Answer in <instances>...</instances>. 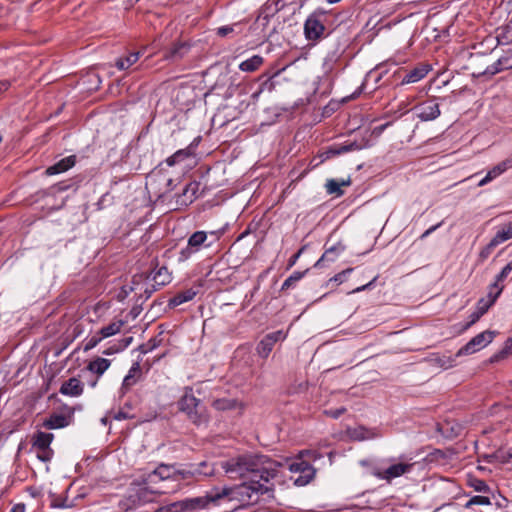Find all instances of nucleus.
I'll list each match as a JSON object with an SVG mask.
<instances>
[{
	"label": "nucleus",
	"mask_w": 512,
	"mask_h": 512,
	"mask_svg": "<svg viewBox=\"0 0 512 512\" xmlns=\"http://www.w3.org/2000/svg\"><path fill=\"white\" fill-rule=\"evenodd\" d=\"M276 477H251L239 485L214 488L205 495L193 497L197 512L219 506L222 502L237 501L241 505L257 503L261 496H272Z\"/></svg>",
	"instance_id": "obj_1"
},
{
	"label": "nucleus",
	"mask_w": 512,
	"mask_h": 512,
	"mask_svg": "<svg viewBox=\"0 0 512 512\" xmlns=\"http://www.w3.org/2000/svg\"><path fill=\"white\" fill-rule=\"evenodd\" d=\"M229 478L277 477L281 464L265 455L243 454L220 463Z\"/></svg>",
	"instance_id": "obj_2"
},
{
	"label": "nucleus",
	"mask_w": 512,
	"mask_h": 512,
	"mask_svg": "<svg viewBox=\"0 0 512 512\" xmlns=\"http://www.w3.org/2000/svg\"><path fill=\"white\" fill-rule=\"evenodd\" d=\"M169 465L160 464L153 471L144 473L131 482L129 499L134 503L153 501L156 494L174 493L179 485L172 486L170 482Z\"/></svg>",
	"instance_id": "obj_3"
},
{
	"label": "nucleus",
	"mask_w": 512,
	"mask_h": 512,
	"mask_svg": "<svg viewBox=\"0 0 512 512\" xmlns=\"http://www.w3.org/2000/svg\"><path fill=\"white\" fill-rule=\"evenodd\" d=\"M179 410L186 414L187 418L195 425L207 424L209 416L201 400L193 395L191 387H186L184 395L178 402Z\"/></svg>",
	"instance_id": "obj_4"
},
{
	"label": "nucleus",
	"mask_w": 512,
	"mask_h": 512,
	"mask_svg": "<svg viewBox=\"0 0 512 512\" xmlns=\"http://www.w3.org/2000/svg\"><path fill=\"white\" fill-rule=\"evenodd\" d=\"M328 13L319 7L309 14L304 23V35L308 41H318L325 36Z\"/></svg>",
	"instance_id": "obj_5"
},
{
	"label": "nucleus",
	"mask_w": 512,
	"mask_h": 512,
	"mask_svg": "<svg viewBox=\"0 0 512 512\" xmlns=\"http://www.w3.org/2000/svg\"><path fill=\"white\" fill-rule=\"evenodd\" d=\"M211 236H215V239H218L221 235L219 231H211L209 232ZM208 233L205 231H196L194 232L187 241V246L183 248L179 253L178 260L180 262H184L188 260L194 253L198 252L201 247H210L212 242H207Z\"/></svg>",
	"instance_id": "obj_6"
},
{
	"label": "nucleus",
	"mask_w": 512,
	"mask_h": 512,
	"mask_svg": "<svg viewBox=\"0 0 512 512\" xmlns=\"http://www.w3.org/2000/svg\"><path fill=\"white\" fill-rule=\"evenodd\" d=\"M54 439L52 433L37 431L32 437V447L37 451V458L42 462H49L54 455L50 445Z\"/></svg>",
	"instance_id": "obj_7"
},
{
	"label": "nucleus",
	"mask_w": 512,
	"mask_h": 512,
	"mask_svg": "<svg viewBox=\"0 0 512 512\" xmlns=\"http://www.w3.org/2000/svg\"><path fill=\"white\" fill-rule=\"evenodd\" d=\"M496 331L486 330L483 331L476 336H474L469 342H467L463 347H461L457 353L456 357L470 355L473 354L484 347H486L489 343H491L496 336Z\"/></svg>",
	"instance_id": "obj_8"
},
{
	"label": "nucleus",
	"mask_w": 512,
	"mask_h": 512,
	"mask_svg": "<svg viewBox=\"0 0 512 512\" xmlns=\"http://www.w3.org/2000/svg\"><path fill=\"white\" fill-rule=\"evenodd\" d=\"M292 473H297V477H291L293 484L298 487L306 486L315 477V468L307 461L300 460L289 465Z\"/></svg>",
	"instance_id": "obj_9"
},
{
	"label": "nucleus",
	"mask_w": 512,
	"mask_h": 512,
	"mask_svg": "<svg viewBox=\"0 0 512 512\" xmlns=\"http://www.w3.org/2000/svg\"><path fill=\"white\" fill-rule=\"evenodd\" d=\"M401 460L399 463H395L390 465L388 468L384 469L383 471H380L378 473H375V475L387 482H391L393 479L401 477L404 474L410 473L415 465L413 462H406V457L404 455H401L399 457Z\"/></svg>",
	"instance_id": "obj_10"
},
{
	"label": "nucleus",
	"mask_w": 512,
	"mask_h": 512,
	"mask_svg": "<svg viewBox=\"0 0 512 512\" xmlns=\"http://www.w3.org/2000/svg\"><path fill=\"white\" fill-rule=\"evenodd\" d=\"M287 337V334L282 330L274 331L266 334L257 344L256 352L259 357L266 359L273 350L275 344L278 341H283Z\"/></svg>",
	"instance_id": "obj_11"
},
{
	"label": "nucleus",
	"mask_w": 512,
	"mask_h": 512,
	"mask_svg": "<svg viewBox=\"0 0 512 512\" xmlns=\"http://www.w3.org/2000/svg\"><path fill=\"white\" fill-rule=\"evenodd\" d=\"M199 189L200 182L194 180L187 183L183 191L174 196L176 209L192 204L199 196Z\"/></svg>",
	"instance_id": "obj_12"
},
{
	"label": "nucleus",
	"mask_w": 512,
	"mask_h": 512,
	"mask_svg": "<svg viewBox=\"0 0 512 512\" xmlns=\"http://www.w3.org/2000/svg\"><path fill=\"white\" fill-rule=\"evenodd\" d=\"M431 70V66L428 64L420 63L416 67H414L410 71L404 70V68L398 69L394 73V77H400L402 72H405V75L402 77L400 83L398 85L403 86L406 84L416 83L422 80Z\"/></svg>",
	"instance_id": "obj_13"
},
{
	"label": "nucleus",
	"mask_w": 512,
	"mask_h": 512,
	"mask_svg": "<svg viewBox=\"0 0 512 512\" xmlns=\"http://www.w3.org/2000/svg\"><path fill=\"white\" fill-rule=\"evenodd\" d=\"M414 110L417 111V117L423 122L435 120L441 114L436 99H427L416 105Z\"/></svg>",
	"instance_id": "obj_14"
},
{
	"label": "nucleus",
	"mask_w": 512,
	"mask_h": 512,
	"mask_svg": "<svg viewBox=\"0 0 512 512\" xmlns=\"http://www.w3.org/2000/svg\"><path fill=\"white\" fill-rule=\"evenodd\" d=\"M169 474L171 485H179L177 491L180 490L183 485L187 486L193 483L187 464H181L178 467H176V465H169Z\"/></svg>",
	"instance_id": "obj_15"
},
{
	"label": "nucleus",
	"mask_w": 512,
	"mask_h": 512,
	"mask_svg": "<svg viewBox=\"0 0 512 512\" xmlns=\"http://www.w3.org/2000/svg\"><path fill=\"white\" fill-rule=\"evenodd\" d=\"M67 414H58L52 413L48 418H46L42 426L46 429H60L67 427L73 420V415L75 408L66 407Z\"/></svg>",
	"instance_id": "obj_16"
},
{
	"label": "nucleus",
	"mask_w": 512,
	"mask_h": 512,
	"mask_svg": "<svg viewBox=\"0 0 512 512\" xmlns=\"http://www.w3.org/2000/svg\"><path fill=\"white\" fill-rule=\"evenodd\" d=\"M325 244V251L317 260L314 267H322L325 262H334L346 249V245L342 241H338L331 246Z\"/></svg>",
	"instance_id": "obj_17"
},
{
	"label": "nucleus",
	"mask_w": 512,
	"mask_h": 512,
	"mask_svg": "<svg viewBox=\"0 0 512 512\" xmlns=\"http://www.w3.org/2000/svg\"><path fill=\"white\" fill-rule=\"evenodd\" d=\"M191 45L184 41H178L173 43L164 52V58L166 60L177 62L183 59L190 51Z\"/></svg>",
	"instance_id": "obj_18"
},
{
	"label": "nucleus",
	"mask_w": 512,
	"mask_h": 512,
	"mask_svg": "<svg viewBox=\"0 0 512 512\" xmlns=\"http://www.w3.org/2000/svg\"><path fill=\"white\" fill-rule=\"evenodd\" d=\"M151 265L154 266V269L151 271V273L149 274V276H147V278H152V281L153 283L161 288L167 284H169L171 282V275L167 269L166 266H162L160 268H157L158 267V260L157 259H154L152 262H151Z\"/></svg>",
	"instance_id": "obj_19"
},
{
	"label": "nucleus",
	"mask_w": 512,
	"mask_h": 512,
	"mask_svg": "<svg viewBox=\"0 0 512 512\" xmlns=\"http://www.w3.org/2000/svg\"><path fill=\"white\" fill-rule=\"evenodd\" d=\"M197 145L198 143L196 141L192 142L186 148L177 150L173 155L166 158L163 163H165L169 167H172L176 164L185 161L190 157H193L195 155V149Z\"/></svg>",
	"instance_id": "obj_20"
},
{
	"label": "nucleus",
	"mask_w": 512,
	"mask_h": 512,
	"mask_svg": "<svg viewBox=\"0 0 512 512\" xmlns=\"http://www.w3.org/2000/svg\"><path fill=\"white\" fill-rule=\"evenodd\" d=\"M84 391V386L82 382L75 378H69L68 380L64 381L59 389V392L62 395L71 396V397H78L82 395Z\"/></svg>",
	"instance_id": "obj_21"
},
{
	"label": "nucleus",
	"mask_w": 512,
	"mask_h": 512,
	"mask_svg": "<svg viewBox=\"0 0 512 512\" xmlns=\"http://www.w3.org/2000/svg\"><path fill=\"white\" fill-rule=\"evenodd\" d=\"M75 164H76V156L70 155V156L60 159L55 164L49 166L45 170V174L48 176L60 174V173L66 172L67 170L72 168Z\"/></svg>",
	"instance_id": "obj_22"
},
{
	"label": "nucleus",
	"mask_w": 512,
	"mask_h": 512,
	"mask_svg": "<svg viewBox=\"0 0 512 512\" xmlns=\"http://www.w3.org/2000/svg\"><path fill=\"white\" fill-rule=\"evenodd\" d=\"M141 373L142 371L139 362L133 363V365L128 371V374L123 379L121 386L122 394L126 393L132 386H134L138 382Z\"/></svg>",
	"instance_id": "obj_23"
},
{
	"label": "nucleus",
	"mask_w": 512,
	"mask_h": 512,
	"mask_svg": "<svg viewBox=\"0 0 512 512\" xmlns=\"http://www.w3.org/2000/svg\"><path fill=\"white\" fill-rule=\"evenodd\" d=\"M196 295L197 291L194 290L193 288L180 291L169 299L168 306L170 308H175L185 302L191 301Z\"/></svg>",
	"instance_id": "obj_24"
},
{
	"label": "nucleus",
	"mask_w": 512,
	"mask_h": 512,
	"mask_svg": "<svg viewBox=\"0 0 512 512\" xmlns=\"http://www.w3.org/2000/svg\"><path fill=\"white\" fill-rule=\"evenodd\" d=\"M111 361L106 358L97 357L89 362L87 370L96 374L98 377L102 376L105 371L110 367Z\"/></svg>",
	"instance_id": "obj_25"
},
{
	"label": "nucleus",
	"mask_w": 512,
	"mask_h": 512,
	"mask_svg": "<svg viewBox=\"0 0 512 512\" xmlns=\"http://www.w3.org/2000/svg\"><path fill=\"white\" fill-rule=\"evenodd\" d=\"M350 152V148L348 147V143L345 142L343 144H335L328 147L325 151L319 154L321 158V162L330 159L332 157L338 156L340 154H344Z\"/></svg>",
	"instance_id": "obj_26"
},
{
	"label": "nucleus",
	"mask_w": 512,
	"mask_h": 512,
	"mask_svg": "<svg viewBox=\"0 0 512 512\" xmlns=\"http://www.w3.org/2000/svg\"><path fill=\"white\" fill-rule=\"evenodd\" d=\"M264 63V58L260 55H253L249 59L242 61L239 64V69L242 72H254L258 70Z\"/></svg>",
	"instance_id": "obj_27"
},
{
	"label": "nucleus",
	"mask_w": 512,
	"mask_h": 512,
	"mask_svg": "<svg viewBox=\"0 0 512 512\" xmlns=\"http://www.w3.org/2000/svg\"><path fill=\"white\" fill-rule=\"evenodd\" d=\"M124 320H116L111 322L109 325L102 327L98 334L103 337V339L114 336L115 334L121 331V328L124 326Z\"/></svg>",
	"instance_id": "obj_28"
},
{
	"label": "nucleus",
	"mask_w": 512,
	"mask_h": 512,
	"mask_svg": "<svg viewBox=\"0 0 512 512\" xmlns=\"http://www.w3.org/2000/svg\"><path fill=\"white\" fill-rule=\"evenodd\" d=\"M350 185V180H342L339 182L336 179H329L327 180L325 187L326 191L330 195H336V196H342L344 194L343 190L341 189V186H348Z\"/></svg>",
	"instance_id": "obj_29"
},
{
	"label": "nucleus",
	"mask_w": 512,
	"mask_h": 512,
	"mask_svg": "<svg viewBox=\"0 0 512 512\" xmlns=\"http://www.w3.org/2000/svg\"><path fill=\"white\" fill-rule=\"evenodd\" d=\"M139 59V52H131L125 57H120L116 60L115 66L119 70H126L135 64Z\"/></svg>",
	"instance_id": "obj_30"
},
{
	"label": "nucleus",
	"mask_w": 512,
	"mask_h": 512,
	"mask_svg": "<svg viewBox=\"0 0 512 512\" xmlns=\"http://www.w3.org/2000/svg\"><path fill=\"white\" fill-rule=\"evenodd\" d=\"M350 437L353 440L363 441L376 437V433H374L371 429L359 426L350 431Z\"/></svg>",
	"instance_id": "obj_31"
},
{
	"label": "nucleus",
	"mask_w": 512,
	"mask_h": 512,
	"mask_svg": "<svg viewBox=\"0 0 512 512\" xmlns=\"http://www.w3.org/2000/svg\"><path fill=\"white\" fill-rule=\"evenodd\" d=\"M512 238V221L504 225L500 230L497 231L495 236L492 238L494 242L499 245Z\"/></svg>",
	"instance_id": "obj_32"
},
{
	"label": "nucleus",
	"mask_w": 512,
	"mask_h": 512,
	"mask_svg": "<svg viewBox=\"0 0 512 512\" xmlns=\"http://www.w3.org/2000/svg\"><path fill=\"white\" fill-rule=\"evenodd\" d=\"M512 238V221L504 225L500 230L497 231L495 236L492 238L494 242L499 245Z\"/></svg>",
	"instance_id": "obj_33"
},
{
	"label": "nucleus",
	"mask_w": 512,
	"mask_h": 512,
	"mask_svg": "<svg viewBox=\"0 0 512 512\" xmlns=\"http://www.w3.org/2000/svg\"><path fill=\"white\" fill-rule=\"evenodd\" d=\"M510 167H512V158L506 159L498 163L491 170H489L486 175L490 177V180L492 181L498 176H500L502 173H504Z\"/></svg>",
	"instance_id": "obj_34"
},
{
	"label": "nucleus",
	"mask_w": 512,
	"mask_h": 512,
	"mask_svg": "<svg viewBox=\"0 0 512 512\" xmlns=\"http://www.w3.org/2000/svg\"><path fill=\"white\" fill-rule=\"evenodd\" d=\"M309 271L306 269L304 271H294L282 284L281 291L288 290L296 285L298 281H300Z\"/></svg>",
	"instance_id": "obj_35"
},
{
	"label": "nucleus",
	"mask_w": 512,
	"mask_h": 512,
	"mask_svg": "<svg viewBox=\"0 0 512 512\" xmlns=\"http://www.w3.org/2000/svg\"><path fill=\"white\" fill-rule=\"evenodd\" d=\"M512 354V336L509 337L501 350H499L497 353H495L491 358V362H498L500 360H503L507 358L509 355Z\"/></svg>",
	"instance_id": "obj_36"
},
{
	"label": "nucleus",
	"mask_w": 512,
	"mask_h": 512,
	"mask_svg": "<svg viewBox=\"0 0 512 512\" xmlns=\"http://www.w3.org/2000/svg\"><path fill=\"white\" fill-rule=\"evenodd\" d=\"M456 356H447V355H436L432 358V361L437 364L439 367L444 369L452 368L456 365Z\"/></svg>",
	"instance_id": "obj_37"
},
{
	"label": "nucleus",
	"mask_w": 512,
	"mask_h": 512,
	"mask_svg": "<svg viewBox=\"0 0 512 512\" xmlns=\"http://www.w3.org/2000/svg\"><path fill=\"white\" fill-rule=\"evenodd\" d=\"M279 72H276L274 75L269 76L267 73H263L257 78V81L260 82L259 88L264 92H271L275 89V82L273 81V77L278 75Z\"/></svg>",
	"instance_id": "obj_38"
},
{
	"label": "nucleus",
	"mask_w": 512,
	"mask_h": 512,
	"mask_svg": "<svg viewBox=\"0 0 512 512\" xmlns=\"http://www.w3.org/2000/svg\"><path fill=\"white\" fill-rule=\"evenodd\" d=\"M161 334H162V332L159 333L158 336L151 338L146 343L141 344L138 347L139 352L141 354H147V353L153 351L154 349H156L157 347H159L162 344V338L160 337Z\"/></svg>",
	"instance_id": "obj_39"
},
{
	"label": "nucleus",
	"mask_w": 512,
	"mask_h": 512,
	"mask_svg": "<svg viewBox=\"0 0 512 512\" xmlns=\"http://www.w3.org/2000/svg\"><path fill=\"white\" fill-rule=\"evenodd\" d=\"M195 465L197 466L199 472H201V475H203L205 478L213 476L215 473V466L211 462L201 461L199 463H195Z\"/></svg>",
	"instance_id": "obj_40"
},
{
	"label": "nucleus",
	"mask_w": 512,
	"mask_h": 512,
	"mask_svg": "<svg viewBox=\"0 0 512 512\" xmlns=\"http://www.w3.org/2000/svg\"><path fill=\"white\" fill-rule=\"evenodd\" d=\"M507 58H500L498 59L496 62H494L493 64L489 65L485 71L483 72L484 75H490V76H493L501 71L504 70V66L503 64L505 62H507Z\"/></svg>",
	"instance_id": "obj_41"
},
{
	"label": "nucleus",
	"mask_w": 512,
	"mask_h": 512,
	"mask_svg": "<svg viewBox=\"0 0 512 512\" xmlns=\"http://www.w3.org/2000/svg\"><path fill=\"white\" fill-rule=\"evenodd\" d=\"M504 286L496 283L495 281L489 286L487 298L490 300V304H494L497 298L503 291Z\"/></svg>",
	"instance_id": "obj_42"
},
{
	"label": "nucleus",
	"mask_w": 512,
	"mask_h": 512,
	"mask_svg": "<svg viewBox=\"0 0 512 512\" xmlns=\"http://www.w3.org/2000/svg\"><path fill=\"white\" fill-rule=\"evenodd\" d=\"M497 246L498 245L494 242V240L491 239L490 242L480 251L478 255V262L483 263L486 259H488V257Z\"/></svg>",
	"instance_id": "obj_43"
},
{
	"label": "nucleus",
	"mask_w": 512,
	"mask_h": 512,
	"mask_svg": "<svg viewBox=\"0 0 512 512\" xmlns=\"http://www.w3.org/2000/svg\"><path fill=\"white\" fill-rule=\"evenodd\" d=\"M491 501L489 497L486 496H480L476 495L471 497L466 504L464 505L465 508H471L473 505H490Z\"/></svg>",
	"instance_id": "obj_44"
},
{
	"label": "nucleus",
	"mask_w": 512,
	"mask_h": 512,
	"mask_svg": "<svg viewBox=\"0 0 512 512\" xmlns=\"http://www.w3.org/2000/svg\"><path fill=\"white\" fill-rule=\"evenodd\" d=\"M239 26H240V23H234L232 25L221 26V27L217 28L216 34L219 37L224 38V37L228 36L229 34L233 33L235 31V28L239 27Z\"/></svg>",
	"instance_id": "obj_45"
},
{
	"label": "nucleus",
	"mask_w": 512,
	"mask_h": 512,
	"mask_svg": "<svg viewBox=\"0 0 512 512\" xmlns=\"http://www.w3.org/2000/svg\"><path fill=\"white\" fill-rule=\"evenodd\" d=\"M471 486L477 492H482V493L490 492V487L488 486V484L484 480H481V479H474L471 482Z\"/></svg>",
	"instance_id": "obj_46"
},
{
	"label": "nucleus",
	"mask_w": 512,
	"mask_h": 512,
	"mask_svg": "<svg viewBox=\"0 0 512 512\" xmlns=\"http://www.w3.org/2000/svg\"><path fill=\"white\" fill-rule=\"evenodd\" d=\"M102 340H103V337L101 335H99L98 332H97L95 335H93V336H91L90 338L87 339V341L85 343V346H84V351H88V350L93 349Z\"/></svg>",
	"instance_id": "obj_47"
},
{
	"label": "nucleus",
	"mask_w": 512,
	"mask_h": 512,
	"mask_svg": "<svg viewBox=\"0 0 512 512\" xmlns=\"http://www.w3.org/2000/svg\"><path fill=\"white\" fill-rule=\"evenodd\" d=\"M187 468H189V470H190L193 483L200 482L205 479V477L203 475H201V472H199V470L197 469V466L195 465V463H187Z\"/></svg>",
	"instance_id": "obj_48"
},
{
	"label": "nucleus",
	"mask_w": 512,
	"mask_h": 512,
	"mask_svg": "<svg viewBox=\"0 0 512 512\" xmlns=\"http://www.w3.org/2000/svg\"><path fill=\"white\" fill-rule=\"evenodd\" d=\"M352 271H353V268H347V269L341 271L340 273H338L335 276H333L332 278H330L327 282V285L330 282H336L337 284L343 283L346 279V275L350 274Z\"/></svg>",
	"instance_id": "obj_49"
},
{
	"label": "nucleus",
	"mask_w": 512,
	"mask_h": 512,
	"mask_svg": "<svg viewBox=\"0 0 512 512\" xmlns=\"http://www.w3.org/2000/svg\"><path fill=\"white\" fill-rule=\"evenodd\" d=\"M347 409L345 407H339L336 409H326L324 410V414L328 417H331L333 419H338L340 416H342Z\"/></svg>",
	"instance_id": "obj_50"
},
{
	"label": "nucleus",
	"mask_w": 512,
	"mask_h": 512,
	"mask_svg": "<svg viewBox=\"0 0 512 512\" xmlns=\"http://www.w3.org/2000/svg\"><path fill=\"white\" fill-rule=\"evenodd\" d=\"M512 271V268L511 266L507 263L503 268L502 270L500 271L499 274L496 275L495 277V282L500 284L501 282H503L508 276L509 274L511 273Z\"/></svg>",
	"instance_id": "obj_51"
},
{
	"label": "nucleus",
	"mask_w": 512,
	"mask_h": 512,
	"mask_svg": "<svg viewBox=\"0 0 512 512\" xmlns=\"http://www.w3.org/2000/svg\"><path fill=\"white\" fill-rule=\"evenodd\" d=\"M493 304H490V300L487 298H481L477 302L476 309L480 314L484 315Z\"/></svg>",
	"instance_id": "obj_52"
},
{
	"label": "nucleus",
	"mask_w": 512,
	"mask_h": 512,
	"mask_svg": "<svg viewBox=\"0 0 512 512\" xmlns=\"http://www.w3.org/2000/svg\"><path fill=\"white\" fill-rule=\"evenodd\" d=\"M338 55L336 52L329 53L325 58L324 67L327 71H331L333 69V64L338 60Z\"/></svg>",
	"instance_id": "obj_53"
},
{
	"label": "nucleus",
	"mask_w": 512,
	"mask_h": 512,
	"mask_svg": "<svg viewBox=\"0 0 512 512\" xmlns=\"http://www.w3.org/2000/svg\"><path fill=\"white\" fill-rule=\"evenodd\" d=\"M483 315L479 313V311L476 309L474 312H472L469 315V321L463 326L462 331L467 330L470 328L473 324H475Z\"/></svg>",
	"instance_id": "obj_54"
},
{
	"label": "nucleus",
	"mask_w": 512,
	"mask_h": 512,
	"mask_svg": "<svg viewBox=\"0 0 512 512\" xmlns=\"http://www.w3.org/2000/svg\"><path fill=\"white\" fill-rule=\"evenodd\" d=\"M51 508H67L70 505L66 503V499L55 497L50 504Z\"/></svg>",
	"instance_id": "obj_55"
},
{
	"label": "nucleus",
	"mask_w": 512,
	"mask_h": 512,
	"mask_svg": "<svg viewBox=\"0 0 512 512\" xmlns=\"http://www.w3.org/2000/svg\"><path fill=\"white\" fill-rule=\"evenodd\" d=\"M134 418V415L130 414L129 412L125 411L124 408H121L118 412L114 414L115 420H126V419H132Z\"/></svg>",
	"instance_id": "obj_56"
},
{
	"label": "nucleus",
	"mask_w": 512,
	"mask_h": 512,
	"mask_svg": "<svg viewBox=\"0 0 512 512\" xmlns=\"http://www.w3.org/2000/svg\"><path fill=\"white\" fill-rule=\"evenodd\" d=\"M304 249H305V246L301 247L294 255H292L290 257V259L288 260V267H287L288 269L293 267L296 264L297 260L303 253Z\"/></svg>",
	"instance_id": "obj_57"
},
{
	"label": "nucleus",
	"mask_w": 512,
	"mask_h": 512,
	"mask_svg": "<svg viewBox=\"0 0 512 512\" xmlns=\"http://www.w3.org/2000/svg\"><path fill=\"white\" fill-rule=\"evenodd\" d=\"M132 341H133V337L129 336V337L121 339L118 342V345L121 348V350L123 351L124 349H126L132 343Z\"/></svg>",
	"instance_id": "obj_58"
},
{
	"label": "nucleus",
	"mask_w": 512,
	"mask_h": 512,
	"mask_svg": "<svg viewBox=\"0 0 512 512\" xmlns=\"http://www.w3.org/2000/svg\"><path fill=\"white\" fill-rule=\"evenodd\" d=\"M122 351L118 344H114L103 351L104 355H112Z\"/></svg>",
	"instance_id": "obj_59"
},
{
	"label": "nucleus",
	"mask_w": 512,
	"mask_h": 512,
	"mask_svg": "<svg viewBox=\"0 0 512 512\" xmlns=\"http://www.w3.org/2000/svg\"><path fill=\"white\" fill-rule=\"evenodd\" d=\"M159 289V287H157L154 283L151 285V288H145L144 290V300H147L149 299L152 294L157 291Z\"/></svg>",
	"instance_id": "obj_60"
},
{
	"label": "nucleus",
	"mask_w": 512,
	"mask_h": 512,
	"mask_svg": "<svg viewBox=\"0 0 512 512\" xmlns=\"http://www.w3.org/2000/svg\"><path fill=\"white\" fill-rule=\"evenodd\" d=\"M498 452H499V459H495V461H499L501 463H507L512 459V457H510V450L507 453H503L501 451H498Z\"/></svg>",
	"instance_id": "obj_61"
},
{
	"label": "nucleus",
	"mask_w": 512,
	"mask_h": 512,
	"mask_svg": "<svg viewBox=\"0 0 512 512\" xmlns=\"http://www.w3.org/2000/svg\"><path fill=\"white\" fill-rule=\"evenodd\" d=\"M483 459L487 463H493V462H495V459H499V452H495L492 454H485V455H483Z\"/></svg>",
	"instance_id": "obj_62"
},
{
	"label": "nucleus",
	"mask_w": 512,
	"mask_h": 512,
	"mask_svg": "<svg viewBox=\"0 0 512 512\" xmlns=\"http://www.w3.org/2000/svg\"><path fill=\"white\" fill-rule=\"evenodd\" d=\"M347 143L348 147L350 148V151L361 150L364 147H366V145L359 144L357 141H351Z\"/></svg>",
	"instance_id": "obj_63"
},
{
	"label": "nucleus",
	"mask_w": 512,
	"mask_h": 512,
	"mask_svg": "<svg viewBox=\"0 0 512 512\" xmlns=\"http://www.w3.org/2000/svg\"><path fill=\"white\" fill-rule=\"evenodd\" d=\"M10 512H25V505L18 503L11 508Z\"/></svg>",
	"instance_id": "obj_64"
}]
</instances>
